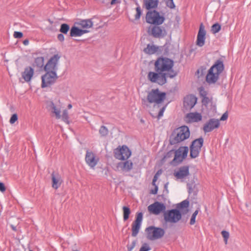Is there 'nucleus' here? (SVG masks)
I'll list each match as a JSON object with an SVG mask.
<instances>
[{
	"mask_svg": "<svg viewBox=\"0 0 251 251\" xmlns=\"http://www.w3.org/2000/svg\"><path fill=\"white\" fill-rule=\"evenodd\" d=\"M174 61L167 57H160L154 63L155 70L157 73H166L167 76L171 78L175 77L177 73L173 70Z\"/></svg>",
	"mask_w": 251,
	"mask_h": 251,
	"instance_id": "f257e3e1",
	"label": "nucleus"
},
{
	"mask_svg": "<svg viewBox=\"0 0 251 251\" xmlns=\"http://www.w3.org/2000/svg\"><path fill=\"white\" fill-rule=\"evenodd\" d=\"M224 70L223 62L217 60L208 71L206 81L209 84H214L219 78L220 75Z\"/></svg>",
	"mask_w": 251,
	"mask_h": 251,
	"instance_id": "f03ea898",
	"label": "nucleus"
},
{
	"mask_svg": "<svg viewBox=\"0 0 251 251\" xmlns=\"http://www.w3.org/2000/svg\"><path fill=\"white\" fill-rule=\"evenodd\" d=\"M189 136V128L187 126H181L174 131L170 137V143L175 145L187 139Z\"/></svg>",
	"mask_w": 251,
	"mask_h": 251,
	"instance_id": "7ed1b4c3",
	"label": "nucleus"
},
{
	"mask_svg": "<svg viewBox=\"0 0 251 251\" xmlns=\"http://www.w3.org/2000/svg\"><path fill=\"white\" fill-rule=\"evenodd\" d=\"M166 98L165 92H160L158 89H152L147 96L148 101L151 103H154V106L156 104L159 106V104L164 101Z\"/></svg>",
	"mask_w": 251,
	"mask_h": 251,
	"instance_id": "20e7f679",
	"label": "nucleus"
},
{
	"mask_svg": "<svg viewBox=\"0 0 251 251\" xmlns=\"http://www.w3.org/2000/svg\"><path fill=\"white\" fill-rule=\"evenodd\" d=\"M146 21L148 23L154 25H160L165 21V17L160 15L156 10L148 11L146 14Z\"/></svg>",
	"mask_w": 251,
	"mask_h": 251,
	"instance_id": "39448f33",
	"label": "nucleus"
},
{
	"mask_svg": "<svg viewBox=\"0 0 251 251\" xmlns=\"http://www.w3.org/2000/svg\"><path fill=\"white\" fill-rule=\"evenodd\" d=\"M182 217L180 211L177 209H173L165 211L164 213V219L167 223L176 224Z\"/></svg>",
	"mask_w": 251,
	"mask_h": 251,
	"instance_id": "423d86ee",
	"label": "nucleus"
},
{
	"mask_svg": "<svg viewBox=\"0 0 251 251\" xmlns=\"http://www.w3.org/2000/svg\"><path fill=\"white\" fill-rule=\"evenodd\" d=\"M147 77L149 80L152 83H157L163 85L167 82L166 73H157V72H149Z\"/></svg>",
	"mask_w": 251,
	"mask_h": 251,
	"instance_id": "0eeeda50",
	"label": "nucleus"
},
{
	"mask_svg": "<svg viewBox=\"0 0 251 251\" xmlns=\"http://www.w3.org/2000/svg\"><path fill=\"white\" fill-rule=\"evenodd\" d=\"M147 238L150 240L161 238L165 234V230L161 227L151 226L146 229Z\"/></svg>",
	"mask_w": 251,
	"mask_h": 251,
	"instance_id": "6e6552de",
	"label": "nucleus"
},
{
	"mask_svg": "<svg viewBox=\"0 0 251 251\" xmlns=\"http://www.w3.org/2000/svg\"><path fill=\"white\" fill-rule=\"evenodd\" d=\"M203 144L202 137L199 138L194 140L190 146V156L192 158H195L199 156L201 148Z\"/></svg>",
	"mask_w": 251,
	"mask_h": 251,
	"instance_id": "1a4fd4ad",
	"label": "nucleus"
},
{
	"mask_svg": "<svg viewBox=\"0 0 251 251\" xmlns=\"http://www.w3.org/2000/svg\"><path fill=\"white\" fill-rule=\"evenodd\" d=\"M189 149L187 147H180L174 151L175 157L172 164L180 163L187 156Z\"/></svg>",
	"mask_w": 251,
	"mask_h": 251,
	"instance_id": "9d476101",
	"label": "nucleus"
},
{
	"mask_svg": "<svg viewBox=\"0 0 251 251\" xmlns=\"http://www.w3.org/2000/svg\"><path fill=\"white\" fill-rule=\"evenodd\" d=\"M115 157L121 160L127 159L131 156V152L126 146H123L120 149L117 148L114 151Z\"/></svg>",
	"mask_w": 251,
	"mask_h": 251,
	"instance_id": "9b49d317",
	"label": "nucleus"
},
{
	"mask_svg": "<svg viewBox=\"0 0 251 251\" xmlns=\"http://www.w3.org/2000/svg\"><path fill=\"white\" fill-rule=\"evenodd\" d=\"M46 74L42 76V87L50 86L54 83L57 74L54 72H46Z\"/></svg>",
	"mask_w": 251,
	"mask_h": 251,
	"instance_id": "f8f14e48",
	"label": "nucleus"
},
{
	"mask_svg": "<svg viewBox=\"0 0 251 251\" xmlns=\"http://www.w3.org/2000/svg\"><path fill=\"white\" fill-rule=\"evenodd\" d=\"M60 58V56L58 54L51 57L44 67L45 71L56 73L57 64Z\"/></svg>",
	"mask_w": 251,
	"mask_h": 251,
	"instance_id": "ddd939ff",
	"label": "nucleus"
},
{
	"mask_svg": "<svg viewBox=\"0 0 251 251\" xmlns=\"http://www.w3.org/2000/svg\"><path fill=\"white\" fill-rule=\"evenodd\" d=\"M154 25L149 27L148 30L149 34L154 38H162L166 34V31L164 28Z\"/></svg>",
	"mask_w": 251,
	"mask_h": 251,
	"instance_id": "4468645a",
	"label": "nucleus"
},
{
	"mask_svg": "<svg viewBox=\"0 0 251 251\" xmlns=\"http://www.w3.org/2000/svg\"><path fill=\"white\" fill-rule=\"evenodd\" d=\"M148 210L150 213L158 215L162 212H165L166 206L162 202L155 201L148 207Z\"/></svg>",
	"mask_w": 251,
	"mask_h": 251,
	"instance_id": "2eb2a0df",
	"label": "nucleus"
},
{
	"mask_svg": "<svg viewBox=\"0 0 251 251\" xmlns=\"http://www.w3.org/2000/svg\"><path fill=\"white\" fill-rule=\"evenodd\" d=\"M143 220V213L142 212L137 213L136 219L132 225V236L135 237L138 234L140 229L142 222Z\"/></svg>",
	"mask_w": 251,
	"mask_h": 251,
	"instance_id": "dca6fc26",
	"label": "nucleus"
},
{
	"mask_svg": "<svg viewBox=\"0 0 251 251\" xmlns=\"http://www.w3.org/2000/svg\"><path fill=\"white\" fill-rule=\"evenodd\" d=\"M86 164L91 168H94L98 164L99 158L91 151H87L85 155Z\"/></svg>",
	"mask_w": 251,
	"mask_h": 251,
	"instance_id": "f3484780",
	"label": "nucleus"
},
{
	"mask_svg": "<svg viewBox=\"0 0 251 251\" xmlns=\"http://www.w3.org/2000/svg\"><path fill=\"white\" fill-rule=\"evenodd\" d=\"M220 120L215 118L210 119L203 126V130L205 133L212 131L220 126Z\"/></svg>",
	"mask_w": 251,
	"mask_h": 251,
	"instance_id": "a211bd4d",
	"label": "nucleus"
},
{
	"mask_svg": "<svg viewBox=\"0 0 251 251\" xmlns=\"http://www.w3.org/2000/svg\"><path fill=\"white\" fill-rule=\"evenodd\" d=\"M174 175L178 179H183L189 175V168L188 166H184L175 171Z\"/></svg>",
	"mask_w": 251,
	"mask_h": 251,
	"instance_id": "6ab92c4d",
	"label": "nucleus"
},
{
	"mask_svg": "<svg viewBox=\"0 0 251 251\" xmlns=\"http://www.w3.org/2000/svg\"><path fill=\"white\" fill-rule=\"evenodd\" d=\"M206 31L203 25L201 23L200 25L199 32L197 36V45L201 47L205 43Z\"/></svg>",
	"mask_w": 251,
	"mask_h": 251,
	"instance_id": "aec40b11",
	"label": "nucleus"
},
{
	"mask_svg": "<svg viewBox=\"0 0 251 251\" xmlns=\"http://www.w3.org/2000/svg\"><path fill=\"white\" fill-rule=\"evenodd\" d=\"M197 101V98L193 95H188L184 99V106L186 109H191Z\"/></svg>",
	"mask_w": 251,
	"mask_h": 251,
	"instance_id": "412c9836",
	"label": "nucleus"
},
{
	"mask_svg": "<svg viewBox=\"0 0 251 251\" xmlns=\"http://www.w3.org/2000/svg\"><path fill=\"white\" fill-rule=\"evenodd\" d=\"M133 166L132 162L130 160H126L125 162H120L117 164V169L123 172L130 171Z\"/></svg>",
	"mask_w": 251,
	"mask_h": 251,
	"instance_id": "4be33fe9",
	"label": "nucleus"
},
{
	"mask_svg": "<svg viewBox=\"0 0 251 251\" xmlns=\"http://www.w3.org/2000/svg\"><path fill=\"white\" fill-rule=\"evenodd\" d=\"M185 119L188 123L199 122L202 120V115L197 112H190L186 114Z\"/></svg>",
	"mask_w": 251,
	"mask_h": 251,
	"instance_id": "5701e85b",
	"label": "nucleus"
},
{
	"mask_svg": "<svg viewBox=\"0 0 251 251\" xmlns=\"http://www.w3.org/2000/svg\"><path fill=\"white\" fill-rule=\"evenodd\" d=\"M89 32V30L82 29L78 27L73 26L71 28L70 35L71 37H80Z\"/></svg>",
	"mask_w": 251,
	"mask_h": 251,
	"instance_id": "b1692460",
	"label": "nucleus"
},
{
	"mask_svg": "<svg viewBox=\"0 0 251 251\" xmlns=\"http://www.w3.org/2000/svg\"><path fill=\"white\" fill-rule=\"evenodd\" d=\"M33 74L34 69L31 67H27L22 73V76L25 81L28 82L30 81Z\"/></svg>",
	"mask_w": 251,
	"mask_h": 251,
	"instance_id": "393cba45",
	"label": "nucleus"
},
{
	"mask_svg": "<svg viewBox=\"0 0 251 251\" xmlns=\"http://www.w3.org/2000/svg\"><path fill=\"white\" fill-rule=\"evenodd\" d=\"M51 179L52 181V187L55 189H58L62 182L60 175L57 173L53 172L51 174Z\"/></svg>",
	"mask_w": 251,
	"mask_h": 251,
	"instance_id": "a878e982",
	"label": "nucleus"
},
{
	"mask_svg": "<svg viewBox=\"0 0 251 251\" xmlns=\"http://www.w3.org/2000/svg\"><path fill=\"white\" fill-rule=\"evenodd\" d=\"M76 24L82 28V29L88 30L93 26V22L91 19L79 20L76 23Z\"/></svg>",
	"mask_w": 251,
	"mask_h": 251,
	"instance_id": "bb28decb",
	"label": "nucleus"
},
{
	"mask_svg": "<svg viewBox=\"0 0 251 251\" xmlns=\"http://www.w3.org/2000/svg\"><path fill=\"white\" fill-rule=\"evenodd\" d=\"M189 204V201L185 200L178 203L177 205V208L180 211L181 214H185L188 212Z\"/></svg>",
	"mask_w": 251,
	"mask_h": 251,
	"instance_id": "cd10ccee",
	"label": "nucleus"
},
{
	"mask_svg": "<svg viewBox=\"0 0 251 251\" xmlns=\"http://www.w3.org/2000/svg\"><path fill=\"white\" fill-rule=\"evenodd\" d=\"M158 0H144V5L148 10L156 8L158 6Z\"/></svg>",
	"mask_w": 251,
	"mask_h": 251,
	"instance_id": "c85d7f7f",
	"label": "nucleus"
},
{
	"mask_svg": "<svg viewBox=\"0 0 251 251\" xmlns=\"http://www.w3.org/2000/svg\"><path fill=\"white\" fill-rule=\"evenodd\" d=\"M50 107L51 108V112L53 113L56 117V119H60L61 117V107L59 105H55L53 102H51L50 104Z\"/></svg>",
	"mask_w": 251,
	"mask_h": 251,
	"instance_id": "c756f323",
	"label": "nucleus"
},
{
	"mask_svg": "<svg viewBox=\"0 0 251 251\" xmlns=\"http://www.w3.org/2000/svg\"><path fill=\"white\" fill-rule=\"evenodd\" d=\"M158 48L153 45L148 44L147 47L144 49V51L145 53L152 54L157 51Z\"/></svg>",
	"mask_w": 251,
	"mask_h": 251,
	"instance_id": "7c9ffc66",
	"label": "nucleus"
},
{
	"mask_svg": "<svg viewBox=\"0 0 251 251\" xmlns=\"http://www.w3.org/2000/svg\"><path fill=\"white\" fill-rule=\"evenodd\" d=\"M44 58L42 56L38 57L35 59L34 64L38 68H42L44 66Z\"/></svg>",
	"mask_w": 251,
	"mask_h": 251,
	"instance_id": "2f4dec72",
	"label": "nucleus"
},
{
	"mask_svg": "<svg viewBox=\"0 0 251 251\" xmlns=\"http://www.w3.org/2000/svg\"><path fill=\"white\" fill-rule=\"evenodd\" d=\"M123 210L124 212V220L126 221L129 218V216L130 213V210L129 207L126 206H123Z\"/></svg>",
	"mask_w": 251,
	"mask_h": 251,
	"instance_id": "473e14b6",
	"label": "nucleus"
},
{
	"mask_svg": "<svg viewBox=\"0 0 251 251\" xmlns=\"http://www.w3.org/2000/svg\"><path fill=\"white\" fill-rule=\"evenodd\" d=\"M99 133L101 136H106L108 134V129L106 126H102L99 129Z\"/></svg>",
	"mask_w": 251,
	"mask_h": 251,
	"instance_id": "72a5a7b5",
	"label": "nucleus"
},
{
	"mask_svg": "<svg viewBox=\"0 0 251 251\" xmlns=\"http://www.w3.org/2000/svg\"><path fill=\"white\" fill-rule=\"evenodd\" d=\"M70 27L68 24H63L61 25L60 31L64 34H67L69 30Z\"/></svg>",
	"mask_w": 251,
	"mask_h": 251,
	"instance_id": "f704fd0d",
	"label": "nucleus"
},
{
	"mask_svg": "<svg viewBox=\"0 0 251 251\" xmlns=\"http://www.w3.org/2000/svg\"><path fill=\"white\" fill-rule=\"evenodd\" d=\"M221 29V25L218 23L214 24L211 27V31L214 34L218 33Z\"/></svg>",
	"mask_w": 251,
	"mask_h": 251,
	"instance_id": "c9c22d12",
	"label": "nucleus"
},
{
	"mask_svg": "<svg viewBox=\"0 0 251 251\" xmlns=\"http://www.w3.org/2000/svg\"><path fill=\"white\" fill-rule=\"evenodd\" d=\"M62 118L64 122L66 123L67 124H69V116H68V112L67 110H64L63 111L62 115Z\"/></svg>",
	"mask_w": 251,
	"mask_h": 251,
	"instance_id": "e433bc0d",
	"label": "nucleus"
},
{
	"mask_svg": "<svg viewBox=\"0 0 251 251\" xmlns=\"http://www.w3.org/2000/svg\"><path fill=\"white\" fill-rule=\"evenodd\" d=\"M167 7L171 9L175 8V4L173 0H164Z\"/></svg>",
	"mask_w": 251,
	"mask_h": 251,
	"instance_id": "4c0bfd02",
	"label": "nucleus"
},
{
	"mask_svg": "<svg viewBox=\"0 0 251 251\" xmlns=\"http://www.w3.org/2000/svg\"><path fill=\"white\" fill-rule=\"evenodd\" d=\"M136 14L135 16V20H139L142 14V10L141 7L139 5L136 7Z\"/></svg>",
	"mask_w": 251,
	"mask_h": 251,
	"instance_id": "58836bf2",
	"label": "nucleus"
},
{
	"mask_svg": "<svg viewBox=\"0 0 251 251\" xmlns=\"http://www.w3.org/2000/svg\"><path fill=\"white\" fill-rule=\"evenodd\" d=\"M222 234L224 239L225 244H226L227 243V240L229 238V234L228 231L223 230L222 231Z\"/></svg>",
	"mask_w": 251,
	"mask_h": 251,
	"instance_id": "ea45409f",
	"label": "nucleus"
},
{
	"mask_svg": "<svg viewBox=\"0 0 251 251\" xmlns=\"http://www.w3.org/2000/svg\"><path fill=\"white\" fill-rule=\"evenodd\" d=\"M151 250L149 245L147 243H144L140 248L139 251H149Z\"/></svg>",
	"mask_w": 251,
	"mask_h": 251,
	"instance_id": "a19ab883",
	"label": "nucleus"
},
{
	"mask_svg": "<svg viewBox=\"0 0 251 251\" xmlns=\"http://www.w3.org/2000/svg\"><path fill=\"white\" fill-rule=\"evenodd\" d=\"M200 95L201 98L207 96V93L203 87H201L199 88Z\"/></svg>",
	"mask_w": 251,
	"mask_h": 251,
	"instance_id": "79ce46f5",
	"label": "nucleus"
},
{
	"mask_svg": "<svg viewBox=\"0 0 251 251\" xmlns=\"http://www.w3.org/2000/svg\"><path fill=\"white\" fill-rule=\"evenodd\" d=\"M166 107H167V105H163L160 108V109L159 111L158 116H157V118L158 120L160 119L163 116V114H164V112L166 108Z\"/></svg>",
	"mask_w": 251,
	"mask_h": 251,
	"instance_id": "37998d69",
	"label": "nucleus"
},
{
	"mask_svg": "<svg viewBox=\"0 0 251 251\" xmlns=\"http://www.w3.org/2000/svg\"><path fill=\"white\" fill-rule=\"evenodd\" d=\"M174 154V151L172 150L169 151L167 153L164 155V159H167L168 158L172 157Z\"/></svg>",
	"mask_w": 251,
	"mask_h": 251,
	"instance_id": "c03bdc74",
	"label": "nucleus"
},
{
	"mask_svg": "<svg viewBox=\"0 0 251 251\" xmlns=\"http://www.w3.org/2000/svg\"><path fill=\"white\" fill-rule=\"evenodd\" d=\"M136 244V242L134 240L130 244H128L127 246L128 251H131L135 248Z\"/></svg>",
	"mask_w": 251,
	"mask_h": 251,
	"instance_id": "a18cd8bd",
	"label": "nucleus"
},
{
	"mask_svg": "<svg viewBox=\"0 0 251 251\" xmlns=\"http://www.w3.org/2000/svg\"><path fill=\"white\" fill-rule=\"evenodd\" d=\"M18 120V116L16 114H14L10 118L9 122L11 124H13Z\"/></svg>",
	"mask_w": 251,
	"mask_h": 251,
	"instance_id": "49530a36",
	"label": "nucleus"
},
{
	"mask_svg": "<svg viewBox=\"0 0 251 251\" xmlns=\"http://www.w3.org/2000/svg\"><path fill=\"white\" fill-rule=\"evenodd\" d=\"M209 102L210 100L207 96L202 98V103H203V104L207 105L209 103Z\"/></svg>",
	"mask_w": 251,
	"mask_h": 251,
	"instance_id": "de8ad7c7",
	"label": "nucleus"
},
{
	"mask_svg": "<svg viewBox=\"0 0 251 251\" xmlns=\"http://www.w3.org/2000/svg\"><path fill=\"white\" fill-rule=\"evenodd\" d=\"M23 33L21 32L15 31L14 33V36L16 38H20L23 37Z\"/></svg>",
	"mask_w": 251,
	"mask_h": 251,
	"instance_id": "09e8293b",
	"label": "nucleus"
},
{
	"mask_svg": "<svg viewBox=\"0 0 251 251\" xmlns=\"http://www.w3.org/2000/svg\"><path fill=\"white\" fill-rule=\"evenodd\" d=\"M227 118H228V114L226 112L223 114V115L221 116L220 120V121H225L227 119Z\"/></svg>",
	"mask_w": 251,
	"mask_h": 251,
	"instance_id": "8fccbe9b",
	"label": "nucleus"
},
{
	"mask_svg": "<svg viewBox=\"0 0 251 251\" xmlns=\"http://www.w3.org/2000/svg\"><path fill=\"white\" fill-rule=\"evenodd\" d=\"M57 39L59 41H61V42H63L64 41V35L60 33V34H59L58 35H57Z\"/></svg>",
	"mask_w": 251,
	"mask_h": 251,
	"instance_id": "3c124183",
	"label": "nucleus"
},
{
	"mask_svg": "<svg viewBox=\"0 0 251 251\" xmlns=\"http://www.w3.org/2000/svg\"><path fill=\"white\" fill-rule=\"evenodd\" d=\"M196 218V216L192 215V217H191V220H190V224L191 225H194L195 223Z\"/></svg>",
	"mask_w": 251,
	"mask_h": 251,
	"instance_id": "603ef678",
	"label": "nucleus"
},
{
	"mask_svg": "<svg viewBox=\"0 0 251 251\" xmlns=\"http://www.w3.org/2000/svg\"><path fill=\"white\" fill-rule=\"evenodd\" d=\"M5 190L4 184L2 182H0V191L2 192H4Z\"/></svg>",
	"mask_w": 251,
	"mask_h": 251,
	"instance_id": "864d4df0",
	"label": "nucleus"
},
{
	"mask_svg": "<svg viewBox=\"0 0 251 251\" xmlns=\"http://www.w3.org/2000/svg\"><path fill=\"white\" fill-rule=\"evenodd\" d=\"M157 191L158 187L157 186H155L154 189L151 191V193L153 194H156L157 193Z\"/></svg>",
	"mask_w": 251,
	"mask_h": 251,
	"instance_id": "5fc2aeb1",
	"label": "nucleus"
},
{
	"mask_svg": "<svg viewBox=\"0 0 251 251\" xmlns=\"http://www.w3.org/2000/svg\"><path fill=\"white\" fill-rule=\"evenodd\" d=\"M187 186H188V192H189V193H191L192 192V191H193V188H192V186L189 184H188Z\"/></svg>",
	"mask_w": 251,
	"mask_h": 251,
	"instance_id": "6e6d98bb",
	"label": "nucleus"
},
{
	"mask_svg": "<svg viewBox=\"0 0 251 251\" xmlns=\"http://www.w3.org/2000/svg\"><path fill=\"white\" fill-rule=\"evenodd\" d=\"M118 2H119L118 0H112L110 3L111 5H113V4H115L116 3H118Z\"/></svg>",
	"mask_w": 251,
	"mask_h": 251,
	"instance_id": "4d7b16f0",
	"label": "nucleus"
},
{
	"mask_svg": "<svg viewBox=\"0 0 251 251\" xmlns=\"http://www.w3.org/2000/svg\"><path fill=\"white\" fill-rule=\"evenodd\" d=\"M158 174V172H157V173L155 174V175L154 176V177H153V181H152L153 183H154L156 181V179H157V176H157V175Z\"/></svg>",
	"mask_w": 251,
	"mask_h": 251,
	"instance_id": "13d9d810",
	"label": "nucleus"
},
{
	"mask_svg": "<svg viewBox=\"0 0 251 251\" xmlns=\"http://www.w3.org/2000/svg\"><path fill=\"white\" fill-rule=\"evenodd\" d=\"M198 212H199V210H196L192 214L193 216H197V215H198Z\"/></svg>",
	"mask_w": 251,
	"mask_h": 251,
	"instance_id": "bf43d9fd",
	"label": "nucleus"
},
{
	"mask_svg": "<svg viewBox=\"0 0 251 251\" xmlns=\"http://www.w3.org/2000/svg\"><path fill=\"white\" fill-rule=\"evenodd\" d=\"M23 43L25 45H27L28 44V41L27 40H25L24 41Z\"/></svg>",
	"mask_w": 251,
	"mask_h": 251,
	"instance_id": "052dcab7",
	"label": "nucleus"
},
{
	"mask_svg": "<svg viewBox=\"0 0 251 251\" xmlns=\"http://www.w3.org/2000/svg\"><path fill=\"white\" fill-rule=\"evenodd\" d=\"M72 105L71 104H69L68 105V108L69 109H71V108H72Z\"/></svg>",
	"mask_w": 251,
	"mask_h": 251,
	"instance_id": "680f3d73",
	"label": "nucleus"
},
{
	"mask_svg": "<svg viewBox=\"0 0 251 251\" xmlns=\"http://www.w3.org/2000/svg\"><path fill=\"white\" fill-rule=\"evenodd\" d=\"M168 183L165 184V187L166 188L167 187Z\"/></svg>",
	"mask_w": 251,
	"mask_h": 251,
	"instance_id": "e2e57ef3",
	"label": "nucleus"
},
{
	"mask_svg": "<svg viewBox=\"0 0 251 251\" xmlns=\"http://www.w3.org/2000/svg\"><path fill=\"white\" fill-rule=\"evenodd\" d=\"M73 251H78V250H73Z\"/></svg>",
	"mask_w": 251,
	"mask_h": 251,
	"instance_id": "0e129e2a",
	"label": "nucleus"
},
{
	"mask_svg": "<svg viewBox=\"0 0 251 251\" xmlns=\"http://www.w3.org/2000/svg\"><path fill=\"white\" fill-rule=\"evenodd\" d=\"M29 251H32V250H30Z\"/></svg>",
	"mask_w": 251,
	"mask_h": 251,
	"instance_id": "69168bd1",
	"label": "nucleus"
}]
</instances>
